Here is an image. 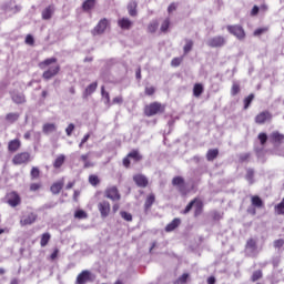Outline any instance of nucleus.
I'll return each mask as SVG.
<instances>
[{
	"instance_id": "obj_1",
	"label": "nucleus",
	"mask_w": 284,
	"mask_h": 284,
	"mask_svg": "<svg viewBox=\"0 0 284 284\" xmlns=\"http://www.w3.org/2000/svg\"><path fill=\"white\" fill-rule=\"evenodd\" d=\"M165 112V105L160 102H153L144 106L145 116H156V114H163Z\"/></svg>"
},
{
	"instance_id": "obj_2",
	"label": "nucleus",
	"mask_w": 284,
	"mask_h": 284,
	"mask_svg": "<svg viewBox=\"0 0 284 284\" xmlns=\"http://www.w3.org/2000/svg\"><path fill=\"white\" fill-rule=\"evenodd\" d=\"M173 187H176L178 192L185 196L187 194V184H185V179L183 176L178 175L172 179Z\"/></svg>"
},
{
	"instance_id": "obj_3",
	"label": "nucleus",
	"mask_w": 284,
	"mask_h": 284,
	"mask_svg": "<svg viewBox=\"0 0 284 284\" xmlns=\"http://www.w3.org/2000/svg\"><path fill=\"white\" fill-rule=\"evenodd\" d=\"M226 30L230 32V34H233V37H236V39H239L240 41H242V39H245V30L239 24L227 26Z\"/></svg>"
},
{
	"instance_id": "obj_4",
	"label": "nucleus",
	"mask_w": 284,
	"mask_h": 284,
	"mask_svg": "<svg viewBox=\"0 0 284 284\" xmlns=\"http://www.w3.org/2000/svg\"><path fill=\"white\" fill-rule=\"evenodd\" d=\"M94 275L90 271H82L77 277V284L92 283Z\"/></svg>"
},
{
	"instance_id": "obj_5",
	"label": "nucleus",
	"mask_w": 284,
	"mask_h": 284,
	"mask_svg": "<svg viewBox=\"0 0 284 284\" xmlns=\"http://www.w3.org/2000/svg\"><path fill=\"white\" fill-rule=\"evenodd\" d=\"M109 21L106 18L101 19L98 24L94 27V29L91 31L93 37H97V34H103L105 30H108Z\"/></svg>"
},
{
	"instance_id": "obj_6",
	"label": "nucleus",
	"mask_w": 284,
	"mask_h": 284,
	"mask_svg": "<svg viewBox=\"0 0 284 284\" xmlns=\"http://www.w3.org/2000/svg\"><path fill=\"white\" fill-rule=\"evenodd\" d=\"M60 71H61V65L59 64L50 67L47 71L43 72L42 79L44 81H50V79H53V77H57Z\"/></svg>"
},
{
	"instance_id": "obj_7",
	"label": "nucleus",
	"mask_w": 284,
	"mask_h": 284,
	"mask_svg": "<svg viewBox=\"0 0 284 284\" xmlns=\"http://www.w3.org/2000/svg\"><path fill=\"white\" fill-rule=\"evenodd\" d=\"M226 40L223 36L213 37L207 40L206 45L210 48H223L225 45Z\"/></svg>"
},
{
	"instance_id": "obj_8",
	"label": "nucleus",
	"mask_w": 284,
	"mask_h": 284,
	"mask_svg": "<svg viewBox=\"0 0 284 284\" xmlns=\"http://www.w3.org/2000/svg\"><path fill=\"white\" fill-rule=\"evenodd\" d=\"M14 165H23V163H29L30 154L28 152L18 153L13 156Z\"/></svg>"
},
{
	"instance_id": "obj_9",
	"label": "nucleus",
	"mask_w": 284,
	"mask_h": 284,
	"mask_svg": "<svg viewBox=\"0 0 284 284\" xmlns=\"http://www.w3.org/2000/svg\"><path fill=\"white\" fill-rule=\"evenodd\" d=\"M98 210L102 219H108L110 216V202L102 201L98 204Z\"/></svg>"
},
{
	"instance_id": "obj_10",
	"label": "nucleus",
	"mask_w": 284,
	"mask_h": 284,
	"mask_svg": "<svg viewBox=\"0 0 284 284\" xmlns=\"http://www.w3.org/2000/svg\"><path fill=\"white\" fill-rule=\"evenodd\" d=\"M267 121H272V113H270V111H263L255 116V123L258 125H263V123H267Z\"/></svg>"
},
{
	"instance_id": "obj_11",
	"label": "nucleus",
	"mask_w": 284,
	"mask_h": 284,
	"mask_svg": "<svg viewBox=\"0 0 284 284\" xmlns=\"http://www.w3.org/2000/svg\"><path fill=\"white\" fill-rule=\"evenodd\" d=\"M268 141L273 143V145L278 146L284 141V135L278 131H274L268 135Z\"/></svg>"
},
{
	"instance_id": "obj_12",
	"label": "nucleus",
	"mask_w": 284,
	"mask_h": 284,
	"mask_svg": "<svg viewBox=\"0 0 284 284\" xmlns=\"http://www.w3.org/2000/svg\"><path fill=\"white\" fill-rule=\"evenodd\" d=\"M39 217V215H37V213H29L28 215L23 216L20 220V225L26 226V225H32L34 223H37V219Z\"/></svg>"
},
{
	"instance_id": "obj_13",
	"label": "nucleus",
	"mask_w": 284,
	"mask_h": 284,
	"mask_svg": "<svg viewBox=\"0 0 284 284\" xmlns=\"http://www.w3.org/2000/svg\"><path fill=\"white\" fill-rule=\"evenodd\" d=\"M106 199L111 201H121V194H119V189L116 186H112L105 191Z\"/></svg>"
},
{
	"instance_id": "obj_14",
	"label": "nucleus",
	"mask_w": 284,
	"mask_h": 284,
	"mask_svg": "<svg viewBox=\"0 0 284 284\" xmlns=\"http://www.w3.org/2000/svg\"><path fill=\"white\" fill-rule=\"evenodd\" d=\"M10 95H11V100L13 101V103H17V105H21L26 103V94L19 91H11Z\"/></svg>"
},
{
	"instance_id": "obj_15",
	"label": "nucleus",
	"mask_w": 284,
	"mask_h": 284,
	"mask_svg": "<svg viewBox=\"0 0 284 284\" xmlns=\"http://www.w3.org/2000/svg\"><path fill=\"white\" fill-rule=\"evenodd\" d=\"M133 181H134L135 185H138V187H145L150 183L148 178L143 174L134 175Z\"/></svg>"
},
{
	"instance_id": "obj_16",
	"label": "nucleus",
	"mask_w": 284,
	"mask_h": 284,
	"mask_svg": "<svg viewBox=\"0 0 284 284\" xmlns=\"http://www.w3.org/2000/svg\"><path fill=\"white\" fill-rule=\"evenodd\" d=\"M257 139H258V141H260L262 148H261V149L255 148V152H256V155H257V156H261V153L263 152V148H265V143H267V139H270V136H267V133H263V132H262V133H260V134L257 135Z\"/></svg>"
},
{
	"instance_id": "obj_17",
	"label": "nucleus",
	"mask_w": 284,
	"mask_h": 284,
	"mask_svg": "<svg viewBox=\"0 0 284 284\" xmlns=\"http://www.w3.org/2000/svg\"><path fill=\"white\" fill-rule=\"evenodd\" d=\"M155 201H156V196L154 195V193H151L146 197V200L144 202V212H145V214H148L150 212V210L152 209V205H154Z\"/></svg>"
},
{
	"instance_id": "obj_18",
	"label": "nucleus",
	"mask_w": 284,
	"mask_h": 284,
	"mask_svg": "<svg viewBox=\"0 0 284 284\" xmlns=\"http://www.w3.org/2000/svg\"><path fill=\"white\" fill-rule=\"evenodd\" d=\"M118 26H119V28H121V30H131L133 22H132V20H130L128 18H122V19L118 20Z\"/></svg>"
},
{
	"instance_id": "obj_19",
	"label": "nucleus",
	"mask_w": 284,
	"mask_h": 284,
	"mask_svg": "<svg viewBox=\"0 0 284 284\" xmlns=\"http://www.w3.org/2000/svg\"><path fill=\"white\" fill-rule=\"evenodd\" d=\"M52 14H54V7L53 4H50L42 11L43 21H50V19H52Z\"/></svg>"
},
{
	"instance_id": "obj_20",
	"label": "nucleus",
	"mask_w": 284,
	"mask_h": 284,
	"mask_svg": "<svg viewBox=\"0 0 284 284\" xmlns=\"http://www.w3.org/2000/svg\"><path fill=\"white\" fill-rule=\"evenodd\" d=\"M179 225H181V219L175 217L171 223H169L165 226V232H174V230H176V227H179Z\"/></svg>"
},
{
	"instance_id": "obj_21",
	"label": "nucleus",
	"mask_w": 284,
	"mask_h": 284,
	"mask_svg": "<svg viewBox=\"0 0 284 284\" xmlns=\"http://www.w3.org/2000/svg\"><path fill=\"white\" fill-rule=\"evenodd\" d=\"M257 248L256 246V240L254 239H248L245 245V250L246 252H248L250 254H254V251Z\"/></svg>"
},
{
	"instance_id": "obj_22",
	"label": "nucleus",
	"mask_w": 284,
	"mask_h": 284,
	"mask_svg": "<svg viewBox=\"0 0 284 284\" xmlns=\"http://www.w3.org/2000/svg\"><path fill=\"white\" fill-rule=\"evenodd\" d=\"M8 203L9 205H11V207H17V205L21 203V197L19 196V194L12 193L8 200Z\"/></svg>"
},
{
	"instance_id": "obj_23",
	"label": "nucleus",
	"mask_w": 284,
	"mask_h": 284,
	"mask_svg": "<svg viewBox=\"0 0 284 284\" xmlns=\"http://www.w3.org/2000/svg\"><path fill=\"white\" fill-rule=\"evenodd\" d=\"M94 6H97V0H85L82 3V10L84 12H90V10H93Z\"/></svg>"
},
{
	"instance_id": "obj_24",
	"label": "nucleus",
	"mask_w": 284,
	"mask_h": 284,
	"mask_svg": "<svg viewBox=\"0 0 284 284\" xmlns=\"http://www.w3.org/2000/svg\"><path fill=\"white\" fill-rule=\"evenodd\" d=\"M21 148V141L19 140H11L8 144L9 152H17Z\"/></svg>"
},
{
	"instance_id": "obj_25",
	"label": "nucleus",
	"mask_w": 284,
	"mask_h": 284,
	"mask_svg": "<svg viewBox=\"0 0 284 284\" xmlns=\"http://www.w3.org/2000/svg\"><path fill=\"white\" fill-rule=\"evenodd\" d=\"M43 134H52V132H57V125L54 123H45L42 126Z\"/></svg>"
},
{
	"instance_id": "obj_26",
	"label": "nucleus",
	"mask_w": 284,
	"mask_h": 284,
	"mask_svg": "<svg viewBox=\"0 0 284 284\" xmlns=\"http://www.w3.org/2000/svg\"><path fill=\"white\" fill-rule=\"evenodd\" d=\"M251 203H252L251 205L253 207H257L258 210H261V207H263V200L258 195H253L251 197Z\"/></svg>"
},
{
	"instance_id": "obj_27",
	"label": "nucleus",
	"mask_w": 284,
	"mask_h": 284,
	"mask_svg": "<svg viewBox=\"0 0 284 284\" xmlns=\"http://www.w3.org/2000/svg\"><path fill=\"white\" fill-rule=\"evenodd\" d=\"M52 63H57V58H48L40 62L38 67L40 68V70H45V68H48V65H52Z\"/></svg>"
},
{
	"instance_id": "obj_28",
	"label": "nucleus",
	"mask_w": 284,
	"mask_h": 284,
	"mask_svg": "<svg viewBox=\"0 0 284 284\" xmlns=\"http://www.w3.org/2000/svg\"><path fill=\"white\" fill-rule=\"evenodd\" d=\"M97 88H99L98 82L89 84L84 91V97H90V94H94V92H97Z\"/></svg>"
},
{
	"instance_id": "obj_29",
	"label": "nucleus",
	"mask_w": 284,
	"mask_h": 284,
	"mask_svg": "<svg viewBox=\"0 0 284 284\" xmlns=\"http://www.w3.org/2000/svg\"><path fill=\"white\" fill-rule=\"evenodd\" d=\"M219 156V149H210L206 153V161H214Z\"/></svg>"
},
{
	"instance_id": "obj_30",
	"label": "nucleus",
	"mask_w": 284,
	"mask_h": 284,
	"mask_svg": "<svg viewBox=\"0 0 284 284\" xmlns=\"http://www.w3.org/2000/svg\"><path fill=\"white\" fill-rule=\"evenodd\" d=\"M204 90L205 89L203 88V84H201V83L194 84L193 97H196L199 99V97H201V94H203Z\"/></svg>"
},
{
	"instance_id": "obj_31",
	"label": "nucleus",
	"mask_w": 284,
	"mask_h": 284,
	"mask_svg": "<svg viewBox=\"0 0 284 284\" xmlns=\"http://www.w3.org/2000/svg\"><path fill=\"white\" fill-rule=\"evenodd\" d=\"M126 156L129 159H133V161H135L136 163H139V161L143 159V155H141L138 150L131 151Z\"/></svg>"
},
{
	"instance_id": "obj_32",
	"label": "nucleus",
	"mask_w": 284,
	"mask_h": 284,
	"mask_svg": "<svg viewBox=\"0 0 284 284\" xmlns=\"http://www.w3.org/2000/svg\"><path fill=\"white\" fill-rule=\"evenodd\" d=\"M52 194H59L63 190V182H55L50 187Z\"/></svg>"
},
{
	"instance_id": "obj_33",
	"label": "nucleus",
	"mask_w": 284,
	"mask_h": 284,
	"mask_svg": "<svg viewBox=\"0 0 284 284\" xmlns=\"http://www.w3.org/2000/svg\"><path fill=\"white\" fill-rule=\"evenodd\" d=\"M64 163H65V155L61 154L53 162V168H55V170H59V168H61Z\"/></svg>"
},
{
	"instance_id": "obj_34",
	"label": "nucleus",
	"mask_w": 284,
	"mask_h": 284,
	"mask_svg": "<svg viewBox=\"0 0 284 284\" xmlns=\"http://www.w3.org/2000/svg\"><path fill=\"white\" fill-rule=\"evenodd\" d=\"M192 48H194V41L185 39V45L183 48L184 54H190V52H192Z\"/></svg>"
},
{
	"instance_id": "obj_35",
	"label": "nucleus",
	"mask_w": 284,
	"mask_h": 284,
	"mask_svg": "<svg viewBox=\"0 0 284 284\" xmlns=\"http://www.w3.org/2000/svg\"><path fill=\"white\" fill-rule=\"evenodd\" d=\"M50 239H52V235H50V233H43L40 241L41 247H45V245L50 243Z\"/></svg>"
},
{
	"instance_id": "obj_36",
	"label": "nucleus",
	"mask_w": 284,
	"mask_h": 284,
	"mask_svg": "<svg viewBox=\"0 0 284 284\" xmlns=\"http://www.w3.org/2000/svg\"><path fill=\"white\" fill-rule=\"evenodd\" d=\"M202 213H203V202L196 200L194 216H201Z\"/></svg>"
},
{
	"instance_id": "obj_37",
	"label": "nucleus",
	"mask_w": 284,
	"mask_h": 284,
	"mask_svg": "<svg viewBox=\"0 0 284 284\" xmlns=\"http://www.w3.org/2000/svg\"><path fill=\"white\" fill-rule=\"evenodd\" d=\"M101 97H102V99H105V101H104L105 105H110V93L108 91H105L104 85L101 87Z\"/></svg>"
},
{
	"instance_id": "obj_38",
	"label": "nucleus",
	"mask_w": 284,
	"mask_h": 284,
	"mask_svg": "<svg viewBox=\"0 0 284 284\" xmlns=\"http://www.w3.org/2000/svg\"><path fill=\"white\" fill-rule=\"evenodd\" d=\"M6 121L9 123H16V121H19V113H8L6 115Z\"/></svg>"
},
{
	"instance_id": "obj_39",
	"label": "nucleus",
	"mask_w": 284,
	"mask_h": 284,
	"mask_svg": "<svg viewBox=\"0 0 284 284\" xmlns=\"http://www.w3.org/2000/svg\"><path fill=\"white\" fill-rule=\"evenodd\" d=\"M128 10H129L130 17H136V2L129 3Z\"/></svg>"
},
{
	"instance_id": "obj_40",
	"label": "nucleus",
	"mask_w": 284,
	"mask_h": 284,
	"mask_svg": "<svg viewBox=\"0 0 284 284\" xmlns=\"http://www.w3.org/2000/svg\"><path fill=\"white\" fill-rule=\"evenodd\" d=\"M268 31H270V28L267 27L258 28L253 32V37H262V34H265Z\"/></svg>"
},
{
	"instance_id": "obj_41",
	"label": "nucleus",
	"mask_w": 284,
	"mask_h": 284,
	"mask_svg": "<svg viewBox=\"0 0 284 284\" xmlns=\"http://www.w3.org/2000/svg\"><path fill=\"white\" fill-rule=\"evenodd\" d=\"M254 101V93H251L248 97L244 99V110H247L252 102Z\"/></svg>"
},
{
	"instance_id": "obj_42",
	"label": "nucleus",
	"mask_w": 284,
	"mask_h": 284,
	"mask_svg": "<svg viewBox=\"0 0 284 284\" xmlns=\"http://www.w3.org/2000/svg\"><path fill=\"white\" fill-rule=\"evenodd\" d=\"M40 174H41V171L39 170V168L33 166L31 169L30 176H31L32 181H34V179H39Z\"/></svg>"
},
{
	"instance_id": "obj_43",
	"label": "nucleus",
	"mask_w": 284,
	"mask_h": 284,
	"mask_svg": "<svg viewBox=\"0 0 284 284\" xmlns=\"http://www.w3.org/2000/svg\"><path fill=\"white\" fill-rule=\"evenodd\" d=\"M246 181L252 185L254 183V169H247L246 171Z\"/></svg>"
},
{
	"instance_id": "obj_44",
	"label": "nucleus",
	"mask_w": 284,
	"mask_h": 284,
	"mask_svg": "<svg viewBox=\"0 0 284 284\" xmlns=\"http://www.w3.org/2000/svg\"><path fill=\"white\" fill-rule=\"evenodd\" d=\"M241 92V85L236 82H233L232 89H231V94L232 97H236Z\"/></svg>"
},
{
	"instance_id": "obj_45",
	"label": "nucleus",
	"mask_w": 284,
	"mask_h": 284,
	"mask_svg": "<svg viewBox=\"0 0 284 284\" xmlns=\"http://www.w3.org/2000/svg\"><path fill=\"white\" fill-rule=\"evenodd\" d=\"M196 205V199L192 200L184 209L183 214H190L192 212V207Z\"/></svg>"
},
{
	"instance_id": "obj_46",
	"label": "nucleus",
	"mask_w": 284,
	"mask_h": 284,
	"mask_svg": "<svg viewBox=\"0 0 284 284\" xmlns=\"http://www.w3.org/2000/svg\"><path fill=\"white\" fill-rule=\"evenodd\" d=\"M148 29H149V32H151V34H154V32L159 30V21L151 22Z\"/></svg>"
},
{
	"instance_id": "obj_47",
	"label": "nucleus",
	"mask_w": 284,
	"mask_h": 284,
	"mask_svg": "<svg viewBox=\"0 0 284 284\" xmlns=\"http://www.w3.org/2000/svg\"><path fill=\"white\" fill-rule=\"evenodd\" d=\"M260 278H263V272L255 271L251 277V281H253V283H256V281H260Z\"/></svg>"
},
{
	"instance_id": "obj_48",
	"label": "nucleus",
	"mask_w": 284,
	"mask_h": 284,
	"mask_svg": "<svg viewBox=\"0 0 284 284\" xmlns=\"http://www.w3.org/2000/svg\"><path fill=\"white\" fill-rule=\"evenodd\" d=\"M276 214H284V197L281 203L275 206Z\"/></svg>"
},
{
	"instance_id": "obj_49",
	"label": "nucleus",
	"mask_w": 284,
	"mask_h": 284,
	"mask_svg": "<svg viewBox=\"0 0 284 284\" xmlns=\"http://www.w3.org/2000/svg\"><path fill=\"white\" fill-rule=\"evenodd\" d=\"M120 216L121 219H123L124 221H128L129 223L132 222V215L126 211H121Z\"/></svg>"
},
{
	"instance_id": "obj_50",
	"label": "nucleus",
	"mask_w": 284,
	"mask_h": 284,
	"mask_svg": "<svg viewBox=\"0 0 284 284\" xmlns=\"http://www.w3.org/2000/svg\"><path fill=\"white\" fill-rule=\"evenodd\" d=\"M75 219H88V213L83 210H78L74 213Z\"/></svg>"
},
{
	"instance_id": "obj_51",
	"label": "nucleus",
	"mask_w": 284,
	"mask_h": 284,
	"mask_svg": "<svg viewBox=\"0 0 284 284\" xmlns=\"http://www.w3.org/2000/svg\"><path fill=\"white\" fill-rule=\"evenodd\" d=\"M170 29V19H165L161 24V32H168Z\"/></svg>"
},
{
	"instance_id": "obj_52",
	"label": "nucleus",
	"mask_w": 284,
	"mask_h": 284,
	"mask_svg": "<svg viewBox=\"0 0 284 284\" xmlns=\"http://www.w3.org/2000/svg\"><path fill=\"white\" fill-rule=\"evenodd\" d=\"M154 92H156L154 87H145L144 89V94H146V97H152Z\"/></svg>"
},
{
	"instance_id": "obj_53",
	"label": "nucleus",
	"mask_w": 284,
	"mask_h": 284,
	"mask_svg": "<svg viewBox=\"0 0 284 284\" xmlns=\"http://www.w3.org/2000/svg\"><path fill=\"white\" fill-rule=\"evenodd\" d=\"M183 59L182 58H173L171 61L172 68H179L181 65Z\"/></svg>"
},
{
	"instance_id": "obj_54",
	"label": "nucleus",
	"mask_w": 284,
	"mask_h": 284,
	"mask_svg": "<svg viewBox=\"0 0 284 284\" xmlns=\"http://www.w3.org/2000/svg\"><path fill=\"white\" fill-rule=\"evenodd\" d=\"M99 176H97V175H90L89 176V183L91 184V185H99Z\"/></svg>"
},
{
	"instance_id": "obj_55",
	"label": "nucleus",
	"mask_w": 284,
	"mask_h": 284,
	"mask_svg": "<svg viewBox=\"0 0 284 284\" xmlns=\"http://www.w3.org/2000/svg\"><path fill=\"white\" fill-rule=\"evenodd\" d=\"M74 123H70L67 129H65V133H67V136H72V132H74Z\"/></svg>"
},
{
	"instance_id": "obj_56",
	"label": "nucleus",
	"mask_w": 284,
	"mask_h": 284,
	"mask_svg": "<svg viewBox=\"0 0 284 284\" xmlns=\"http://www.w3.org/2000/svg\"><path fill=\"white\" fill-rule=\"evenodd\" d=\"M24 42L27 43V45H34V37L32 34H28Z\"/></svg>"
},
{
	"instance_id": "obj_57",
	"label": "nucleus",
	"mask_w": 284,
	"mask_h": 284,
	"mask_svg": "<svg viewBox=\"0 0 284 284\" xmlns=\"http://www.w3.org/2000/svg\"><path fill=\"white\" fill-rule=\"evenodd\" d=\"M187 278H190V274L183 273V274L178 278V283H187Z\"/></svg>"
},
{
	"instance_id": "obj_58",
	"label": "nucleus",
	"mask_w": 284,
	"mask_h": 284,
	"mask_svg": "<svg viewBox=\"0 0 284 284\" xmlns=\"http://www.w3.org/2000/svg\"><path fill=\"white\" fill-rule=\"evenodd\" d=\"M240 163H245L250 159V153H241L240 156Z\"/></svg>"
},
{
	"instance_id": "obj_59",
	"label": "nucleus",
	"mask_w": 284,
	"mask_h": 284,
	"mask_svg": "<svg viewBox=\"0 0 284 284\" xmlns=\"http://www.w3.org/2000/svg\"><path fill=\"white\" fill-rule=\"evenodd\" d=\"M247 214H251L252 216H256V206H248L246 210Z\"/></svg>"
},
{
	"instance_id": "obj_60",
	"label": "nucleus",
	"mask_w": 284,
	"mask_h": 284,
	"mask_svg": "<svg viewBox=\"0 0 284 284\" xmlns=\"http://www.w3.org/2000/svg\"><path fill=\"white\" fill-rule=\"evenodd\" d=\"M38 190H41V184H39V183H32V184L30 185V191H31V192H37Z\"/></svg>"
},
{
	"instance_id": "obj_61",
	"label": "nucleus",
	"mask_w": 284,
	"mask_h": 284,
	"mask_svg": "<svg viewBox=\"0 0 284 284\" xmlns=\"http://www.w3.org/2000/svg\"><path fill=\"white\" fill-rule=\"evenodd\" d=\"M260 10L261 9L258 8V6H254L251 10V17H256V14H258Z\"/></svg>"
},
{
	"instance_id": "obj_62",
	"label": "nucleus",
	"mask_w": 284,
	"mask_h": 284,
	"mask_svg": "<svg viewBox=\"0 0 284 284\" xmlns=\"http://www.w3.org/2000/svg\"><path fill=\"white\" fill-rule=\"evenodd\" d=\"M44 210H52V207H57V202H50L43 205Z\"/></svg>"
},
{
	"instance_id": "obj_63",
	"label": "nucleus",
	"mask_w": 284,
	"mask_h": 284,
	"mask_svg": "<svg viewBox=\"0 0 284 284\" xmlns=\"http://www.w3.org/2000/svg\"><path fill=\"white\" fill-rule=\"evenodd\" d=\"M113 104L121 105L123 103V97H115L112 101Z\"/></svg>"
},
{
	"instance_id": "obj_64",
	"label": "nucleus",
	"mask_w": 284,
	"mask_h": 284,
	"mask_svg": "<svg viewBox=\"0 0 284 284\" xmlns=\"http://www.w3.org/2000/svg\"><path fill=\"white\" fill-rule=\"evenodd\" d=\"M283 245H284L283 239L276 240L274 242V247H283Z\"/></svg>"
}]
</instances>
